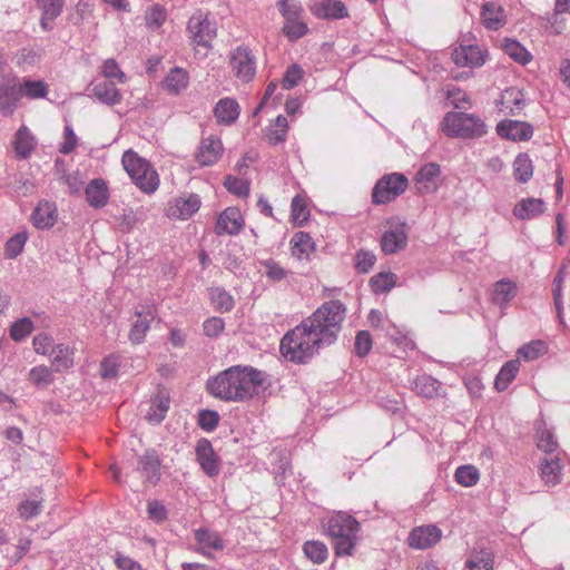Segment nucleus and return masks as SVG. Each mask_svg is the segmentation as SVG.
I'll use <instances>...</instances> for the list:
<instances>
[{
	"instance_id": "30",
	"label": "nucleus",
	"mask_w": 570,
	"mask_h": 570,
	"mask_svg": "<svg viewBox=\"0 0 570 570\" xmlns=\"http://www.w3.org/2000/svg\"><path fill=\"white\" fill-rule=\"evenodd\" d=\"M51 364L56 372H62L73 366V348L67 344H57L51 348Z\"/></svg>"
},
{
	"instance_id": "44",
	"label": "nucleus",
	"mask_w": 570,
	"mask_h": 570,
	"mask_svg": "<svg viewBox=\"0 0 570 570\" xmlns=\"http://www.w3.org/2000/svg\"><path fill=\"white\" fill-rule=\"evenodd\" d=\"M21 96L28 99L45 98L48 95V86L42 80L24 79L20 81Z\"/></svg>"
},
{
	"instance_id": "24",
	"label": "nucleus",
	"mask_w": 570,
	"mask_h": 570,
	"mask_svg": "<svg viewBox=\"0 0 570 570\" xmlns=\"http://www.w3.org/2000/svg\"><path fill=\"white\" fill-rule=\"evenodd\" d=\"M169 407V394L165 391H159L150 401V406L146 414L147 421L153 424H159L166 417Z\"/></svg>"
},
{
	"instance_id": "57",
	"label": "nucleus",
	"mask_w": 570,
	"mask_h": 570,
	"mask_svg": "<svg viewBox=\"0 0 570 570\" xmlns=\"http://www.w3.org/2000/svg\"><path fill=\"white\" fill-rule=\"evenodd\" d=\"M278 7L285 21L301 19L304 12L301 2L297 0H281Z\"/></svg>"
},
{
	"instance_id": "32",
	"label": "nucleus",
	"mask_w": 570,
	"mask_h": 570,
	"mask_svg": "<svg viewBox=\"0 0 570 570\" xmlns=\"http://www.w3.org/2000/svg\"><path fill=\"white\" fill-rule=\"evenodd\" d=\"M517 295V284L509 279L503 278L498 281L492 291V302L497 305H507Z\"/></svg>"
},
{
	"instance_id": "3",
	"label": "nucleus",
	"mask_w": 570,
	"mask_h": 570,
	"mask_svg": "<svg viewBox=\"0 0 570 570\" xmlns=\"http://www.w3.org/2000/svg\"><path fill=\"white\" fill-rule=\"evenodd\" d=\"M324 527L332 540L337 557L352 556L357 542L360 523L357 520L345 513L337 512L327 518Z\"/></svg>"
},
{
	"instance_id": "46",
	"label": "nucleus",
	"mask_w": 570,
	"mask_h": 570,
	"mask_svg": "<svg viewBox=\"0 0 570 570\" xmlns=\"http://www.w3.org/2000/svg\"><path fill=\"white\" fill-rule=\"evenodd\" d=\"M548 345L544 341L535 340L522 345L518 350V355L524 361H534L546 354Z\"/></svg>"
},
{
	"instance_id": "12",
	"label": "nucleus",
	"mask_w": 570,
	"mask_h": 570,
	"mask_svg": "<svg viewBox=\"0 0 570 570\" xmlns=\"http://www.w3.org/2000/svg\"><path fill=\"white\" fill-rule=\"evenodd\" d=\"M442 538V531L434 524L421 525L414 528L407 538L409 546L424 550L436 544Z\"/></svg>"
},
{
	"instance_id": "25",
	"label": "nucleus",
	"mask_w": 570,
	"mask_h": 570,
	"mask_svg": "<svg viewBox=\"0 0 570 570\" xmlns=\"http://www.w3.org/2000/svg\"><path fill=\"white\" fill-rule=\"evenodd\" d=\"M546 205L540 198L521 199L513 208V215L522 220L533 219L541 215Z\"/></svg>"
},
{
	"instance_id": "15",
	"label": "nucleus",
	"mask_w": 570,
	"mask_h": 570,
	"mask_svg": "<svg viewBox=\"0 0 570 570\" xmlns=\"http://www.w3.org/2000/svg\"><path fill=\"white\" fill-rule=\"evenodd\" d=\"M223 150V144L218 137L204 138L195 155L196 161L202 167L213 166L220 159Z\"/></svg>"
},
{
	"instance_id": "26",
	"label": "nucleus",
	"mask_w": 570,
	"mask_h": 570,
	"mask_svg": "<svg viewBox=\"0 0 570 570\" xmlns=\"http://www.w3.org/2000/svg\"><path fill=\"white\" fill-rule=\"evenodd\" d=\"M440 166L435 163L424 165L415 175L419 184V191L422 194L432 193L436 189L435 178L440 175Z\"/></svg>"
},
{
	"instance_id": "49",
	"label": "nucleus",
	"mask_w": 570,
	"mask_h": 570,
	"mask_svg": "<svg viewBox=\"0 0 570 570\" xmlns=\"http://www.w3.org/2000/svg\"><path fill=\"white\" fill-rule=\"evenodd\" d=\"M396 275L393 273H379L370 279L374 293L382 294L394 287Z\"/></svg>"
},
{
	"instance_id": "38",
	"label": "nucleus",
	"mask_w": 570,
	"mask_h": 570,
	"mask_svg": "<svg viewBox=\"0 0 570 570\" xmlns=\"http://www.w3.org/2000/svg\"><path fill=\"white\" fill-rule=\"evenodd\" d=\"M136 315L138 316V320L132 324L130 328L129 340L134 344H139L144 341L146 333L150 327V320L154 318V315L151 312H148L145 315H142L141 312H136Z\"/></svg>"
},
{
	"instance_id": "48",
	"label": "nucleus",
	"mask_w": 570,
	"mask_h": 570,
	"mask_svg": "<svg viewBox=\"0 0 570 570\" xmlns=\"http://www.w3.org/2000/svg\"><path fill=\"white\" fill-rule=\"evenodd\" d=\"M196 541L204 548L223 550L225 548L224 540L216 532L208 529H198L195 531Z\"/></svg>"
},
{
	"instance_id": "36",
	"label": "nucleus",
	"mask_w": 570,
	"mask_h": 570,
	"mask_svg": "<svg viewBox=\"0 0 570 570\" xmlns=\"http://www.w3.org/2000/svg\"><path fill=\"white\" fill-rule=\"evenodd\" d=\"M520 370L519 360H510L508 361L498 373L494 380L495 389L501 392L504 391L509 384L515 379L517 374Z\"/></svg>"
},
{
	"instance_id": "35",
	"label": "nucleus",
	"mask_w": 570,
	"mask_h": 570,
	"mask_svg": "<svg viewBox=\"0 0 570 570\" xmlns=\"http://www.w3.org/2000/svg\"><path fill=\"white\" fill-rule=\"evenodd\" d=\"M36 146L35 138L26 127H21L16 134L14 151L18 158H28Z\"/></svg>"
},
{
	"instance_id": "63",
	"label": "nucleus",
	"mask_w": 570,
	"mask_h": 570,
	"mask_svg": "<svg viewBox=\"0 0 570 570\" xmlns=\"http://www.w3.org/2000/svg\"><path fill=\"white\" fill-rule=\"evenodd\" d=\"M52 337L47 333H39L32 340L33 350L40 355H50L52 345Z\"/></svg>"
},
{
	"instance_id": "28",
	"label": "nucleus",
	"mask_w": 570,
	"mask_h": 570,
	"mask_svg": "<svg viewBox=\"0 0 570 570\" xmlns=\"http://www.w3.org/2000/svg\"><path fill=\"white\" fill-rule=\"evenodd\" d=\"M411 386L417 395L425 399H433L440 395L441 383L428 374L415 377Z\"/></svg>"
},
{
	"instance_id": "2",
	"label": "nucleus",
	"mask_w": 570,
	"mask_h": 570,
	"mask_svg": "<svg viewBox=\"0 0 570 570\" xmlns=\"http://www.w3.org/2000/svg\"><path fill=\"white\" fill-rule=\"evenodd\" d=\"M266 373L252 366L235 365L207 382L208 392L223 401L245 402L266 389Z\"/></svg>"
},
{
	"instance_id": "55",
	"label": "nucleus",
	"mask_w": 570,
	"mask_h": 570,
	"mask_svg": "<svg viewBox=\"0 0 570 570\" xmlns=\"http://www.w3.org/2000/svg\"><path fill=\"white\" fill-rule=\"evenodd\" d=\"M33 331V322L29 317L16 321L10 328V336L13 341L24 340Z\"/></svg>"
},
{
	"instance_id": "41",
	"label": "nucleus",
	"mask_w": 570,
	"mask_h": 570,
	"mask_svg": "<svg viewBox=\"0 0 570 570\" xmlns=\"http://www.w3.org/2000/svg\"><path fill=\"white\" fill-rule=\"evenodd\" d=\"M188 75L181 68H174L165 78L166 89L174 95L179 94L188 86Z\"/></svg>"
},
{
	"instance_id": "11",
	"label": "nucleus",
	"mask_w": 570,
	"mask_h": 570,
	"mask_svg": "<svg viewBox=\"0 0 570 570\" xmlns=\"http://www.w3.org/2000/svg\"><path fill=\"white\" fill-rule=\"evenodd\" d=\"M487 51L479 46H459L452 52V60L458 67L479 68L484 65Z\"/></svg>"
},
{
	"instance_id": "16",
	"label": "nucleus",
	"mask_w": 570,
	"mask_h": 570,
	"mask_svg": "<svg viewBox=\"0 0 570 570\" xmlns=\"http://www.w3.org/2000/svg\"><path fill=\"white\" fill-rule=\"evenodd\" d=\"M244 226L240 210L236 207H228L220 213L215 225L217 235H237Z\"/></svg>"
},
{
	"instance_id": "56",
	"label": "nucleus",
	"mask_w": 570,
	"mask_h": 570,
	"mask_svg": "<svg viewBox=\"0 0 570 570\" xmlns=\"http://www.w3.org/2000/svg\"><path fill=\"white\" fill-rule=\"evenodd\" d=\"M376 262V256L373 252L360 249L354 257V267L358 273H368Z\"/></svg>"
},
{
	"instance_id": "33",
	"label": "nucleus",
	"mask_w": 570,
	"mask_h": 570,
	"mask_svg": "<svg viewBox=\"0 0 570 570\" xmlns=\"http://www.w3.org/2000/svg\"><path fill=\"white\" fill-rule=\"evenodd\" d=\"M292 255L299 261L307 259L314 250L315 244L309 234L297 232L291 239Z\"/></svg>"
},
{
	"instance_id": "62",
	"label": "nucleus",
	"mask_w": 570,
	"mask_h": 570,
	"mask_svg": "<svg viewBox=\"0 0 570 570\" xmlns=\"http://www.w3.org/2000/svg\"><path fill=\"white\" fill-rule=\"evenodd\" d=\"M219 423V415L212 410H202L198 414V425L206 432L214 431Z\"/></svg>"
},
{
	"instance_id": "13",
	"label": "nucleus",
	"mask_w": 570,
	"mask_h": 570,
	"mask_svg": "<svg viewBox=\"0 0 570 570\" xmlns=\"http://www.w3.org/2000/svg\"><path fill=\"white\" fill-rule=\"evenodd\" d=\"M196 460L202 470L210 478L219 473V462L209 440L202 438L196 444Z\"/></svg>"
},
{
	"instance_id": "21",
	"label": "nucleus",
	"mask_w": 570,
	"mask_h": 570,
	"mask_svg": "<svg viewBox=\"0 0 570 570\" xmlns=\"http://www.w3.org/2000/svg\"><path fill=\"white\" fill-rule=\"evenodd\" d=\"M86 200L94 208H102L109 200V188L102 178L92 179L85 188Z\"/></svg>"
},
{
	"instance_id": "47",
	"label": "nucleus",
	"mask_w": 570,
	"mask_h": 570,
	"mask_svg": "<svg viewBox=\"0 0 570 570\" xmlns=\"http://www.w3.org/2000/svg\"><path fill=\"white\" fill-rule=\"evenodd\" d=\"M210 301L214 307L219 312H229L233 309L235 302L233 296L224 288L216 287L210 289Z\"/></svg>"
},
{
	"instance_id": "61",
	"label": "nucleus",
	"mask_w": 570,
	"mask_h": 570,
	"mask_svg": "<svg viewBox=\"0 0 570 570\" xmlns=\"http://www.w3.org/2000/svg\"><path fill=\"white\" fill-rule=\"evenodd\" d=\"M266 277L273 282H281L287 276V271L273 259L263 261Z\"/></svg>"
},
{
	"instance_id": "1",
	"label": "nucleus",
	"mask_w": 570,
	"mask_h": 570,
	"mask_svg": "<svg viewBox=\"0 0 570 570\" xmlns=\"http://www.w3.org/2000/svg\"><path fill=\"white\" fill-rule=\"evenodd\" d=\"M345 315L346 307L342 302H325L283 336L279 344L282 355L297 364L307 363L321 348L336 342Z\"/></svg>"
},
{
	"instance_id": "4",
	"label": "nucleus",
	"mask_w": 570,
	"mask_h": 570,
	"mask_svg": "<svg viewBox=\"0 0 570 570\" xmlns=\"http://www.w3.org/2000/svg\"><path fill=\"white\" fill-rule=\"evenodd\" d=\"M442 131L452 138L474 139L488 131L485 122L474 114L449 111L441 122Z\"/></svg>"
},
{
	"instance_id": "10",
	"label": "nucleus",
	"mask_w": 570,
	"mask_h": 570,
	"mask_svg": "<svg viewBox=\"0 0 570 570\" xmlns=\"http://www.w3.org/2000/svg\"><path fill=\"white\" fill-rule=\"evenodd\" d=\"M202 205L200 197L197 194L175 197L167 203L166 215L170 219H188Z\"/></svg>"
},
{
	"instance_id": "18",
	"label": "nucleus",
	"mask_w": 570,
	"mask_h": 570,
	"mask_svg": "<svg viewBox=\"0 0 570 570\" xmlns=\"http://www.w3.org/2000/svg\"><path fill=\"white\" fill-rule=\"evenodd\" d=\"M407 244V233L405 224L402 223L395 228L386 230L381 238V247L385 254H395L403 249Z\"/></svg>"
},
{
	"instance_id": "6",
	"label": "nucleus",
	"mask_w": 570,
	"mask_h": 570,
	"mask_svg": "<svg viewBox=\"0 0 570 570\" xmlns=\"http://www.w3.org/2000/svg\"><path fill=\"white\" fill-rule=\"evenodd\" d=\"M409 185L403 174L393 173L377 180L372 190V202L376 205L387 204L402 195Z\"/></svg>"
},
{
	"instance_id": "20",
	"label": "nucleus",
	"mask_w": 570,
	"mask_h": 570,
	"mask_svg": "<svg viewBox=\"0 0 570 570\" xmlns=\"http://www.w3.org/2000/svg\"><path fill=\"white\" fill-rule=\"evenodd\" d=\"M138 470L151 484H156L160 480V459L155 450H147L139 456Z\"/></svg>"
},
{
	"instance_id": "29",
	"label": "nucleus",
	"mask_w": 570,
	"mask_h": 570,
	"mask_svg": "<svg viewBox=\"0 0 570 570\" xmlns=\"http://www.w3.org/2000/svg\"><path fill=\"white\" fill-rule=\"evenodd\" d=\"M42 10L40 19L41 28L49 31L53 28V20L60 16L63 8V0H37Z\"/></svg>"
},
{
	"instance_id": "17",
	"label": "nucleus",
	"mask_w": 570,
	"mask_h": 570,
	"mask_svg": "<svg viewBox=\"0 0 570 570\" xmlns=\"http://www.w3.org/2000/svg\"><path fill=\"white\" fill-rule=\"evenodd\" d=\"M497 132L500 137L513 141L529 140L533 135V127L523 121L503 120L497 126Z\"/></svg>"
},
{
	"instance_id": "43",
	"label": "nucleus",
	"mask_w": 570,
	"mask_h": 570,
	"mask_svg": "<svg viewBox=\"0 0 570 570\" xmlns=\"http://www.w3.org/2000/svg\"><path fill=\"white\" fill-rule=\"evenodd\" d=\"M514 178L517 181L524 184L533 175L532 160L527 154H519L513 161Z\"/></svg>"
},
{
	"instance_id": "51",
	"label": "nucleus",
	"mask_w": 570,
	"mask_h": 570,
	"mask_svg": "<svg viewBox=\"0 0 570 570\" xmlns=\"http://www.w3.org/2000/svg\"><path fill=\"white\" fill-rule=\"evenodd\" d=\"M28 239V236L26 233H17L11 238H9L4 245V256L8 259H14L18 257Z\"/></svg>"
},
{
	"instance_id": "34",
	"label": "nucleus",
	"mask_w": 570,
	"mask_h": 570,
	"mask_svg": "<svg viewBox=\"0 0 570 570\" xmlns=\"http://www.w3.org/2000/svg\"><path fill=\"white\" fill-rule=\"evenodd\" d=\"M537 446L548 455H554L559 443L552 430L541 422L537 428Z\"/></svg>"
},
{
	"instance_id": "60",
	"label": "nucleus",
	"mask_w": 570,
	"mask_h": 570,
	"mask_svg": "<svg viewBox=\"0 0 570 570\" xmlns=\"http://www.w3.org/2000/svg\"><path fill=\"white\" fill-rule=\"evenodd\" d=\"M304 71L297 63L289 66L283 77L282 86L284 89L289 90L298 85L303 78Z\"/></svg>"
},
{
	"instance_id": "37",
	"label": "nucleus",
	"mask_w": 570,
	"mask_h": 570,
	"mask_svg": "<svg viewBox=\"0 0 570 570\" xmlns=\"http://www.w3.org/2000/svg\"><path fill=\"white\" fill-rule=\"evenodd\" d=\"M288 122L286 117L279 115L276 117L274 124H271L265 129V138L271 145L284 142L287 135Z\"/></svg>"
},
{
	"instance_id": "14",
	"label": "nucleus",
	"mask_w": 570,
	"mask_h": 570,
	"mask_svg": "<svg viewBox=\"0 0 570 570\" xmlns=\"http://www.w3.org/2000/svg\"><path fill=\"white\" fill-rule=\"evenodd\" d=\"M309 10L318 19L338 20L348 17V10L341 0H315Z\"/></svg>"
},
{
	"instance_id": "42",
	"label": "nucleus",
	"mask_w": 570,
	"mask_h": 570,
	"mask_svg": "<svg viewBox=\"0 0 570 570\" xmlns=\"http://www.w3.org/2000/svg\"><path fill=\"white\" fill-rule=\"evenodd\" d=\"M493 557L485 550L471 552L465 561V570H493Z\"/></svg>"
},
{
	"instance_id": "23",
	"label": "nucleus",
	"mask_w": 570,
	"mask_h": 570,
	"mask_svg": "<svg viewBox=\"0 0 570 570\" xmlns=\"http://www.w3.org/2000/svg\"><path fill=\"white\" fill-rule=\"evenodd\" d=\"M57 216L56 205L45 200L40 202L33 209L31 218L37 228L48 229L55 225Z\"/></svg>"
},
{
	"instance_id": "59",
	"label": "nucleus",
	"mask_w": 570,
	"mask_h": 570,
	"mask_svg": "<svg viewBox=\"0 0 570 570\" xmlns=\"http://www.w3.org/2000/svg\"><path fill=\"white\" fill-rule=\"evenodd\" d=\"M292 219L295 224L302 226L307 222L309 217V212L306 207L304 199L301 196H295L292 199Z\"/></svg>"
},
{
	"instance_id": "54",
	"label": "nucleus",
	"mask_w": 570,
	"mask_h": 570,
	"mask_svg": "<svg viewBox=\"0 0 570 570\" xmlns=\"http://www.w3.org/2000/svg\"><path fill=\"white\" fill-rule=\"evenodd\" d=\"M42 499H26L18 505L20 518L30 520L42 512Z\"/></svg>"
},
{
	"instance_id": "7",
	"label": "nucleus",
	"mask_w": 570,
	"mask_h": 570,
	"mask_svg": "<svg viewBox=\"0 0 570 570\" xmlns=\"http://www.w3.org/2000/svg\"><path fill=\"white\" fill-rule=\"evenodd\" d=\"M229 67L243 83L250 82L256 75V58L246 46H238L229 52Z\"/></svg>"
},
{
	"instance_id": "27",
	"label": "nucleus",
	"mask_w": 570,
	"mask_h": 570,
	"mask_svg": "<svg viewBox=\"0 0 570 570\" xmlns=\"http://www.w3.org/2000/svg\"><path fill=\"white\" fill-rule=\"evenodd\" d=\"M483 24L487 29L498 30L505 23V14L503 8L495 2H487L482 7L481 12Z\"/></svg>"
},
{
	"instance_id": "39",
	"label": "nucleus",
	"mask_w": 570,
	"mask_h": 570,
	"mask_svg": "<svg viewBox=\"0 0 570 570\" xmlns=\"http://www.w3.org/2000/svg\"><path fill=\"white\" fill-rule=\"evenodd\" d=\"M27 380L33 386L43 389L55 381V375L52 368L46 365H38L29 371Z\"/></svg>"
},
{
	"instance_id": "19",
	"label": "nucleus",
	"mask_w": 570,
	"mask_h": 570,
	"mask_svg": "<svg viewBox=\"0 0 570 570\" xmlns=\"http://www.w3.org/2000/svg\"><path fill=\"white\" fill-rule=\"evenodd\" d=\"M240 114L239 104L234 98H222L214 107V116L219 125L232 126Z\"/></svg>"
},
{
	"instance_id": "5",
	"label": "nucleus",
	"mask_w": 570,
	"mask_h": 570,
	"mask_svg": "<svg viewBox=\"0 0 570 570\" xmlns=\"http://www.w3.org/2000/svg\"><path fill=\"white\" fill-rule=\"evenodd\" d=\"M122 165L134 184L145 194H153L159 187V176L149 161L132 150L122 155Z\"/></svg>"
},
{
	"instance_id": "50",
	"label": "nucleus",
	"mask_w": 570,
	"mask_h": 570,
	"mask_svg": "<svg viewBox=\"0 0 570 570\" xmlns=\"http://www.w3.org/2000/svg\"><path fill=\"white\" fill-rule=\"evenodd\" d=\"M455 481L463 487H472L480 479L479 470L473 465H461L454 474Z\"/></svg>"
},
{
	"instance_id": "53",
	"label": "nucleus",
	"mask_w": 570,
	"mask_h": 570,
	"mask_svg": "<svg viewBox=\"0 0 570 570\" xmlns=\"http://www.w3.org/2000/svg\"><path fill=\"white\" fill-rule=\"evenodd\" d=\"M308 31L307 24L301 19L285 21L283 32L289 41H295L304 37Z\"/></svg>"
},
{
	"instance_id": "9",
	"label": "nucleus",
	"mask_w": 570,
	"mask_h": 570,
	"mask_svg": "<svg viewBox=\"0 0 570 570\" xmlns=\"http://www.w3.org/2000/svg\"><path fill=\"white\" fill-rule=\"evenodd\" d=\"M21 99L19 78L17 76L3 78L0 81V114L3 117L12 116Z\"/></svg>"
},
{
	"instance_id": "8",
	"label": "nucleus",
	"mask_w": 570,
	"mask_h": 570,
	"mask_svg": "<svg viewBox=\"0 0 570 570\" xmlns=\"http://www.w3.org/2000/svg\"><path fill=\"white\" fill-rule=\"evenodd\" d=\"M187 31L194 45L205 48L212 47V41L217 36V28L214 21H210L203 12L193 14L187 23Z\"/></svg>"
},
{
	"instance_id": "58",
	"label": "nucleus",
	"mask_w": 570,
	"mask_h": 570,
	"mask_svg": "<svg viewBox=\"0 0 570 570\" xmlns=\"http://www.w3.org/2000/svg\"><path fill=\"white\" fill-rule=\"evenodd\" d=\"M373 346L372 335L368 331H358L355 336L354 352L357 356H366Z\"/></svg>"
},
{
	"instance_id": "31",
	"label": "nucleus",
	"mask_w": 570,
	"mask_h": 570,
	"mask_svg": "<svg viewBox=\"0 0 570 570\" xmlns=\"http://www.w3.org/2000/svg\"><path fill=\"white\" fill-rule=\"evenodd\" d=\"M92 95L102 104L114 106L120 102L121 95L112 81H101L94 86Z\"/></svg>"
},
{
	"instance_id": "40",
	"label": "nucleus",
	"mask_w": 570,
	"mask_h": 570,
	"mask_svg": "<svg viewBox=\"0 0 570 570\" xmlns=\"http://www.w3.org/2000/svg\"><path fill=\"white\" fill-rule=\"evenodd\" d=\"M502 49L505 55L520 65H527L531 60L530 52L517 40L504 39Z\"/></svg>"
},
{
	"instance_id": "52",
	"label": "nucleus",
	"mask_w": 570,
	"mask_h": 570,
	"mask_svg": "<svg viewBox=\"0 0 570 570\" xmlns=\"http://www.w3.org/2000/svg\"><path fill=\"white\" fill-rule=\"evenodd\" d=\"M225 188L233 195L238 197H248L249 195V181L243 178H238L232 175L225 177Z\"/></svg>"
},
{
	"instance_id": "22",
	"label": "nucleus",
	"mask_w": 570,
	"mask_h": 570,
	"mask_svg": "<svg viewBox=\"0 0 570 570\" xmlns=\"http://www.w3.org/2000/svg\"><path fill=\"white\" fill-rule=\"evenodd\" d=\"M539 470L546 485L554 487L561 482L562 466L558 454L546 456L540 462Z\"/></svg>"
},
{
	"instance_id": "45",
	"label": "nucleus",
	"mask_w": 570,
	"mask_h": 570,
	"mask_svg": "<svg viewBox=\"0 0 570 570\" xmlns=\"http://www.w3.org/2000/svg\"><path fill=\"white\" fill-rule=\"evenodd\" d=\"M303 551L307 559L315 564L323 563L328 556L327 547L321 541H307L303 546Z\"/></svg>"
},
{
	"instance_id": "64",
	"label": "nucleus",
	"mask_w": 570,
	"mask_h": 570,
	"mask_svg": "<svg viewBox=\"0 0 570 570\" xmlns=\"http://www.w3.org/2000/svg\"><path fill=\"white\" fill-rule=\"evenodd\" d=\"M18 66H33L40 58L39 51L32 47L21 48L14 56Z\"/></svg>"
}]
</instances>
